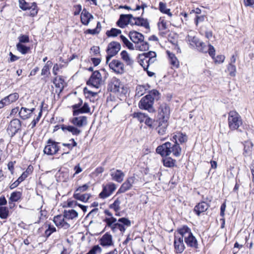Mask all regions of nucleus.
I'll return each instance as SVG.
<instances>
[{
    "mask_svg": "<svg viewBox=\"0 0 254 254\" xmlns=\"http://www.w3.org/2000/svg\"><path fill=\"white\" fill-rule=\"evenodd\" d=\"M156 152L163 157L169 156L172 153L174 156L179 157L182 148L176 140L174 143L167 141L159 145L156 149Z\"/></svg>",
    "mask_w": 254,
    "mask_h": 254,
    "instance_id": "nucleus-1",
    "label": "nucleus"
},
{
    "mask_svg": "<svg viewBox=\"0 0 254 254\" xmlns=\"http://www.w3.org/2000/svg\"><path fill=\"white\" fill-rule=\"evenodd\" d=\"M160 93L156 89L149 90L148 94L142 97L138 103L140 109L148 111L149 113L155 111L153 105L155 100H158L160 97Z\"/></svg>",
    "mask_w": 254,
    "mask_h": 254,
    "instance_id": "nucleus-2",
    "label": "nucleus"
},
{
    "mask_svg": "<svg viewBox=\"0 0 254 254\" xmlns=\"http://www.w3.org/2000/svg\"><path fill=\"white\" fill-rule=\"evenodd\" d=\"M70 121L74 126L62 125L61 128L63 131L67 130L70 132L72 135L76 136L79 135L81 132V130L78 127L85 126L88 123L87 117L83 116L73 117L70 119Z\"/></svg>",
    "mask_w": 254,
    "mask_h": 254,
    "instance_id": "nucleus-3",
    "label": "nucleus"
},
{
    "mask_svg": "<svg viewBox=\"0 0 254 254\" xmlns=\"http://www.w3.org/2000/svg\"><path fill=\"white\" fill-rule=\"evenodd\" d=\"M108 90L115 93H118L119 97L121 100L126 101L127 97V88L124 86H121L119 80L116 78H113L109 83Z\"/></svg>",
    "mask_w": 254,
    "mask_h": 254,
    "instance_id": "nucleus-4",
    "label": "nucleus"
},
{
    "mask_svg": "<svg viewBox=\"0 0 254 254\" xmlns=\"http://www.w3.org/2000/svg\"><path fill=\"white\" fill-rule=\"evenodd\" d=\"M228 126L232 130L238 129L242 125L241 117L236 111H230L228 119Z\"/></svg>",
    "mask_w": 254,
    "mask_h": 254,
    "instance_id": "nucleus-5",
    "label": "nucleus"
},
{
    "mask_svg": "<svg viewBox=\"0 0 254 254\" xmlns=\"http://www.w3.org/2000/svg\"><path fill=\"white\" fill-rule=\"evenodd\" d=\"M103 82L100 72L98 70H96L93 71L86 84L89 86L98 88Z\"/></svg>",
    "mask_w": 254,
    "mask_h": 254,
    "instance_id": "nucleus-6",
    "label": "nucleus"
},
{
    "mask_svg": "<svg viewBox=\"0 0 254 254\" xmlns=\"http://www.w3.org/2000/svg\"><path fill=\"white\" fill-rule=\"evenodd\" d=\"M128 24L131 25L143 26L146 29H149V23L146 19L141 17H133L131 14H128Z\"/></svg>",
    "mask_w": 254,
    "mask_h": 254,
    "instance_id": "nucleus-7",
    "label": "nucleus"
},
{
    "mask_svg": "<svg viewBox=\"0 0 254 254\" xmlns=\"http://www.w3.org/2000/svg\"><path fill=\"white\" fill-rule=\"evenodd\" d=\"M121 45L117 42H112L109 44L106 52V63H108L111 58L115 56L120 50Z\"/></svg>",
    "mask_w": 254,
    "mask_h": 254,
    "instance_id": "nucleus-8",
    "label": "nucleus"
},
{
    "mask_svg": "<svg viewBox=\"0 0 254 254\" xmlns=\"http://www.w3.org/2000/svg\"><path fill=\"white\" fill-rule=\"evenodd\" d=\"M21 121L18 119H14L10 122L7 128V131L10 137H12L21 129Z\"/></svg>",
    "mask_w": 254,
    "mask_h": 254,
    "instance_id": "nucleus-9",
    "label": "nucleus"
},
{
    "mask_svg": "<svg viewBox=\"0 0 254 254\" xmlns=\"http://www.w3.org/2000/svg\"><path fill=\"white\" fill-rule=\"evenodd\" d=\"M59 143V142L49 139L47 141V145L44 149V153L49 155L56 154L60 150V147L58 146Z\"/></svg>",
    "mask_w": 254,
    "mask_h": 254,
    "instance_id": "nucleus-10",
    "label": "nucleus"
},
{
    "mask_svg": "<svg viewBox=\"0 0 254 254\" xmlns=\"http://www.w3.org/2000/svg\"><path fill=\"white\" fill-rule=\"evenodd\" d=\"M197 48L198 50L201 53H208L209 56L214 59V56L215 55V50L214 47L211 44H209L208 46H207L205 43L200 41Z\"/></svg>",
    "mask_w": 254,
    "mask_h": 254,
    "instance_id": "nucleus-11",
    "label": "nucleus"
},
{
    "mask_svg": "<svg viewBox=\"0 0 254 254\" xmlns=\"http://www.w3.org/2000/svg\"><path fill=\"white\" fill-rule=\"evenodd\" d=\"M159 120L168 121L170 116V108L166 104L161 105L158 109Z\"/></svg>",
    "mask_w": 254,
    "mask_h": 254,
    "instance_id": "nucleus-12",
    "label": "nucleus"
},
{
    "mask_svg": "<svg viewBox=\"0 0 254 254\" xmlns=\"http://www.w3.org/2000/svg\"><path fill=\"white\" fill-rule=\"evenodd\" d=\"M174 246L175 251L176 253H182L185 249V246L184 243V239L182 237H179L178 236L175 235Z\"/></svg>",
    "mask_w": 254,
    "mask_h": 254,
    "instance_id": "nucleus-13",
    "label": "nucleus"
},
{
    "mask_svg": "<svg viewBox=\"0 0 254 254\" xmlns=\"http://www.w3.org/2000/svg\"><path fill=\"white\" fill-rule=\"evenodd\" d=\"M184 242L188 247L196 250L198 248V242L193 234H190V235L186 237Z\"/></svg>",
    "mask_w": 254,
    "mask_h": 254,
    "instance_id": "nucleus-14",
    "label": "nucleus"
},
{
    "mask_svg": "<svg viewBox=\"0 0 254 254\" xmlns=\"http://www.w3.org/2000/svg\"><path fill=\"white\" fill-rule=\"evenodd\" d=\"M109 67L118 73H122L124 71L123 64L118 60H113L109 64Z\"/></svg>",
    "mask_w": 254,
    "mask_h": 254,
    "instance_id": "nucleus-15",
    "label": "nucleus"
},
{
    "mask_svg": "<svg viewBox=\"0 0 254 254\" xmlns=\"http://www.w3.org/2000/svg\"><path fill=\"white\" fill-rule=\"evenodd\" d=\"M209 206L210 205L208 203L202 201L194 206L193 211L197 216H199L201 213L206 211Z\"/></svg>",
    "mask_w": 254,
    "mask_h": 254,
    "instance_id": "nucleus-16",
    "label": "nucleus"
},
{
    "mask_svg": "<svg viewBox=\"0 0 254 254\" xmlns=\"http://www.w3.org/2000/svg\"><path fill=\"white\" fill-rule=\"evenodd\" d=\"M100 244L103 247H109L113 245L112 235L108 233L105 234L100 239Z\"/></svg>",
    "mask_w": 254,
    "mask_h": 254,
    "instance_id": "nucleus-17",
    "label": "nucleus"
},
{
    "mask_svg": "<svg viewBox=\"0 0 254 254\" xmlns=\"http://www.w3.org/2000/svg\"><path fill=\"white\" fill-rule=\"evenodd\" d=\"M93 18V15L87 11L86 9L84 8L80 16L81 23L83 25H87L89 24L90 19Z\"/></svg>",
    "mask_w": 254,
    "mask_h": 254,
    "instance_id": "nucleus-18",
    "label": "nucleus"
},
{
    "mask_svg": "<svg viewBox=\"0 0 254 254\" xmlns=\"http://www.w3.org/2000/svg\"><path fill=\"white\" fill-rule=\"evenodd\" d=\"M130 39L134 43L138 44L144 39V36L136 31L130 32L128 34Z\"/></svg>",
    "mask_w": 254,
    "mask_h": 254,
    "instance_id": "nucleus-19",
    "label": "nucleus"
},
{
    "mask_svg": "<svg viewBox=\"0 0 254 254\" xmlns=\"http://www.w3.org/2000/svg\"><path fill=\"white\" fill-rule=\"evenodd\" d=\"M118 222H121L123 224H120L119 223H115L114 226L113 228H112L113 231L115 232L116 229H119L121 232H125L126 231L125 225H127V218L125 217L120 218L118 220Z\"/></svg>",
    "mask_w": 254,
    "mask_h": 254,
    "instance_id": "nucleus-20",
    "label": "nucleus"
},
{
    "mask_svg": "<svg viewBox=\"0 0 254 254\" xmlns=\"http://www.w3.org/2000/svg\"><path fill=\"white\" fill-rule=\"evenodd\" d=\"M171 140L173 143L175 142L176 140L178 142L177 140H178L180 143L182 144L187 141L188 136L186 133L179 132L177 134L173 135Z\"/></svg>",
    "mask_w": 254,
    "mask_h": 254,
    "instance_id": "nucleus-21",
    "label": "nucleus"
},
{
    "mask_svg": "<svg viewBox=\"0 0 254 254\" xmlns=\"http://www.w3.org/2000/svg\"><path fill=\"white\" fill-rule=\"evenodd\" d=\"M147 87L149 88V86L148 84L146 85H137L136 87V93L134 97L139 98L144 94L148 93L149 90Z\"/></svg>",
    "mask_w": 254,
    "mask_h": 254,
    "instance_id": "nucleus-22",
    "label": "nucleus"
},
{
    "mask_svg": "<svg viewBox=\"0 0 254 254\" xmlns=\"http://www.w3.org/2000/svg\"><path fill=\"white\" fill-rule=\"evenodd\" d=\"M178 233L181 235L179 237L185 238L187 236L190 235V234L192 233L190 229L187 225H184L182 227L177 229Z\"/></svg>",
    "mask_w": 254,
    "mask_h": 254,
    "instance_id": "nucleus-23",
    "label": "nucleus"
},
{
    "mask_svg": "<svg viewBox=\"0 0 254 254\" xmlns=\"http://www.w3.org/2000/svg\"><path fill=\"white\" fill-rule=\"evenodd\" d=\"M168 126V121H161V120H159V125L156 128L158 134L160 135H163L165 134Z\"/></svg>",
    "mask_w": 254,
    "mask_h": 254,
    "instance_id": "nucleus-24",
    "label": "nucleus"
},
{
    "mask_svg": "<svg viewBox=\"0 0 254 254\" xmlns=\"http://www.w3.org/2000/svg\"><path fill=\"white\" fill-rule=\"evenodd\" d=\"M111 175L112 179L117 181L118 182H121L123 180L124 174L120 170H117L116 171H112Z\"/></svg>",
    "mask_w": 254,
    "mask_h": 254,
    "instance_id": "nucleus-25",
    "label": "nucleus"
},
{
    "mask_svg": "<svg viewBox=\"0 0 254 254\" xmlns=\"http://www.w3.org/2000/svg\"><path fill=\"white\" fill-rule=\"evenodd\" d=\"M167 54L169 58L170 64L174 67L178 68L179 66V62L175 54L171 53L169 51H167Z\"/></svg>",
    "mask_w": 254,
    "mask_h": 254,
    "instance_id": "nucleus-26",
    "label": "nucleus"
},
{
    "mask_svg": "<svg viewBox=\"0 0 254 254\" xmlns=\"http://www.w3.org/2000/svg\"><path fill=\"white\" fill-rule=\"evenodd\" d=\"M91 197V194L88 193L81 194V193L74 192L73 197L77 200L83 202H87Z\"/></svg>",
    "mask_w": 254,
    "mask_h": 254,
    "instance_id": "nucleus-27",
    "label": "nucleus"
},
{
    "mask_svg": "<svg viewBox=\"0 0 254 254\" xmlns=\"http://www.w3.org/2000/svg\"><path fill=\"white\" fill-rule=\"evenodd\" d=\"M78 216V213L74 209L64 210V217L67 219H73Z\"/></svg>",
    "mask_w": 254,
    "mask_h": 254,
    "instance_id": "nucleus-28",
    "label": "nucleus"
},
{
    "mask_svg": "<svg viewBox=\"0 0 254 254\" xmlns=\"http://www.w3.org/2000/svg\"><path fill=\"white\" fill-rule=\"evenodd\" d=\"M244 152L243 155L245 157L250 156L252 152L253 144L251 142H246L244 144Z\"/></svg>",
    "mask_w": 254,
    "mask_h": 254,
    "instance_id": "nucleus-29",
    "label": "nucleus"
},
{
    "mask_svg": "<svg viewBox=\"0 0 254 254\" xmlns=\"http://www.w3.org/2000/svg\"><path fill=\"white\" fill-rule=\"evenodd\" d=\"M162 162L164 166L169 168H172L175 166L176 161V160L172 159L171 157L167 156L165 158H163Z\"/></svg>",
    "mask_w": 254,
    "mask_h": 254,
    "instance_id": "nucleus-30",
    "label": "nucleus"
},
{
    "mask_svg": "<svg viewBox=\"0 0 254 254\" xmlns=\"http://www.w3.org/2000/svg\"><path fill=\"white\" fill-rule=\"evenodd\" d=\"M159 10L161 13L167 14L170 17L172 16V14L170 12V9L167 8L166 3L160 2L159 3Z\"/></svg>",
    "mask_w": 254,
    "mask_h": 254,
    "instance_id": "nucleus-31",
    "label": "nucleus"
},
{
    "mask_svg": "<svg viewBox=\"0 0 254 254\" xmlns=\"http://www.w3.org/2000/svg\"><path fill=\"white\" fill-rule=\"evenodd\" d=\"M117 24L121 28H124L127 26V14H122L117 22Z\"/></svg>",
    "mask_w": 254,
    "mask_h": 254,
    "instance_id": "nucleus-32",
    "label": "nucleus"
},
{
    "mask_svg": "<svg viewBox=\"0 0 254 254\" xmlns=\"http://www.w3.org/2000/svg\"><path fill=\"white\" fill-rule=\"evenodd\" d=\"M22 193L20 191H14L11 193L9 199V204H11V202L17 201L21 198Z\"/></svg>",
    "mask_w": 254,
    "mask_h": 254,
    "instance_id": "nucleus-33",
    "label": "nucleus"
},
{
    "mask_svg": "<svg viewBox=\"0 0 254 254\" xmlns=\"http://www.w3.org/2000/svg\"><path fill=\"white\" fill-rule=\"evenodd\" d=\"M64 79L62 76H60L59 79L58 77H55L54 79L53 83L55 86L57 88H60V91H62L64 89Z\"/></svg>",
    "mask_w": 254,
    "mask_h": 254,
    "instance_id": "nucleus-34",
    "label": "nucleus"
},
{
    "mask_svg": "<svg viewBox=\"0 0 254 254\" xmlns=\"http://www.w3.org/2000/svg\"><path fill=\"white\" fill-rule=\"evenodd\" d=\"M121 32L122 31L121 30L112 28L110 30H107L106 32V34L108 37H115L121 34Z\"/></svg>",
    "mask_w": 254,
    "mask_h": 254,
    "instance_id": "nucleus-35",
    "label": "nucleus"
},
{
    "mask_svg": "<svg viewBox=\"0 0 254 254\" xmlns=\"http://www.w3.org/2000/svg\"><path fill=\"white\" fill-rule=\"evenodd\" d=\"M20 117L22 120H26L30 117L28 112V109L24 107H22L19 112Z\"/></svg>",
    "mask_w": 254,
    "mask_h": 254,
    "instance_id": "nucleus-36",
    "label": "nucleus"
},
{
    "mask_svg": "<svg viewBox=\"0 0 254 254\" xmlns=\"http://www.w3.org/2000/svg\"><path fill=\"white\" fill-rule=\"evenodd\" d=\"M16 48L17 50L22 54H27L30 50L29 47L26 46L20 43L16 44Z\"/></svg>",
    "mask_w": 254,
    "mask_h": 254,
    "instance_id": "nucleus-37",
    "label": "nucleus"
},
{
    "mask_svg": "<svg viewBox=\"0 0 254 254\" xmlns=\"http://www.w3.org/2000/svg\"><path fill=\"white\" fill-rule=\"evenodd\" d=\"M177 37L178 36L176 34H170L168 35V41L173 45H175L178 50H180L178 45Z\"/></svg>",
    "mask_w": 254,
    "mask_h": 254,
    "instance_id": "nucleus-38",
    "label": "nucleus"
},
{
    "mask_svg": "<svg viewBox=\"0 0 254 254\" xmlns=\"http://www.w3.org/2000/svg\"><path fill=\"white\" fill-rule=\"evenodd\" d=\"M19 97L18 93H14L11 94L3 98L5 102L7 101L8 103L13 102L17 100Z\"/></svg>",
    "mask_w": 254,
    "mask_h": 254,
    "instance_id": "nucleus-39",
    "label": "nucleus"
},
{
    "mask_svg": "<svg viewBox=\"0 0 254 254\" xmlns=\"http://www.w3.org/2000/svg\"><path fill=\"white\" fill-rule=\"evenodd\" d=\"M64 215H58L54 217L53 222L57 227H60L64 221Z\"/></svg>",
    "mask_w": 254,
    "mask_h": 254,
    "instance_id": "nucleus-40",
    "label": "nucleus"
},
{
    "mask_svg": "<svg viewBox=\"0 0 254 254\" xmlns=\"http://www.w3.org/2000/svg\"><path fill=\"white\" fill-rule=\"evenodd\" d=\"M131 116H132L133 118H136L140 123L144 122L147 116H146L145 114L140 112L134 113L131 115Z\"/></svg>",
    "mask_w": 254,
    "mask_h": 254,
    "instance_id": "nucleus-41",
    "label": "nucleus"
},
{
    "mask_svg": "<svg viewBox=\"0 0 254 254\" xmlns=\"http://www.w3.org/2000/svg\"><path fill=\"white\" fill-rule=\"evenodd\" d=\"M9 215V211L6 207L0 206V218L6 219Z\"/></svg>",
    "mask_w": 254,
    "mask_h": 254,
    "instance_id": "nucleus-42",
    "label": "nucleus"
},
{
    "mask_svg": "<svg viewBox=\"0 0 254 254\" xmlns=\"http://www.w3.org/2000/svg\"><path fill=\"white\" fill-rule=\"evenodd\" d=\"M227 70L229 72V74L232 76L234 77L236 75V66L230 63L227 66Z\"/></svg>",
    "mask_w": 254,
    "mask_h": 254,
    "instance_id": "nucleus-43",
    "label": "nucleus"
},
{
    "mask_svg": "<svg viewBox=\"0 0 254 254\" xmlns=\"http://www.w3.org/2000/svg\"><path fill=\"white\" fill-rule=\"evenodd\" d=\"M52 64V63L51 61H49L47 62L46 64L43 67L41 71V75H46L48 73L50 74V67Z\"/></svg>",
    "mask_w": 254,
    "mask_h": 254,
    "instance_id": "nucleus-44",
    "label": "nucleus"
},
{
    "mask_svg": "<svg viewBox=\"0 0 254 254\" xmlns=\"http://www.w3.org/2000/svg\"><path fill=\"white\" fill-rule=\"evenodd\" d=\"M187 40L190 43V45H194L196 47H198V45L200 42L197 37L190 35H188L187 37Z\"/></svg>",
    "mask_w": 254,
    "mask_h": 254,
    "instance_id": "nucleus-45",
    "label": "nucleus"
},
{
    "mask_svg": "<svg viewBox=\"0 0 254 254\" xmlns=\"http://www.w3.org/2000/svg\"><path fill=\"white\" fill-rule=\"evenodd\" d=\"M103 221L106 222L107 226L110 227L112 229V228L114 226V224L117 221V219L113 217H111V218H106Z\"/></svg>",
    "mask_w": 254,
    "mask_h": 254,
    "instance_id": "nucleus-46",
    "label": "nucleus"
},
{
    "mask_svg": "<svg viewBox=\"0 0 254 254\" xmlns=\"http://www.w3.org/2000/svg\"><path fill=\"white\" fill-rule=\"evenodd\" d=\"M19 6L23 10H26L30 8L31 3L27 2L25 0H19Z\"/></svg>",
    "mask_w": 254,
    "mask_h": 254,
    "instance_id": "nucleus-47",
    "label": "nucleus"
},
{
    "mask_svg": "<svg viewBox=\"0 0 254 254\" xmlns=\"http://www.w3.org/2000/svg\"><path fill=\"white\" fill-rule=\"evenodd\" d=\"M30 8L28 9L30 10V15L31 16H35L38 13V8L37 3L35 2L31 3Z\"/></svg>",
    "mask_w": 254,
    "mask_h": 254,
    "instance_id": "nucleus-48",
    "label": "nucleus"
},
{
    "mask_svg": "<svg viewBox=\"0 0 254 254\" xmlns=\"http://www.w3.org/2000/svg\"><path fill=\"white\" fill-rule=\"evenodd\" d=\"M43 104H44V103L42 102V105L41 106L40 111L39 113L38 117L36 119H34L32 121V122H31V123L30 124V125L31 126V128H33L34 127H35L36 125L39 121L41 117V116H42V108H43Z\"/></svg>",
    "mask_w": 254,
    "mask_h": 254,
    "instance_id": "nucleus-49",
    "label": "nucleus"
},
{
    "mask_svg": "<svg viewBox=\"0 0 254 254\" xmlns=\"http://www.w3.org/2000/svg\"><path fill=\"white\" fill-rule=\"evenodd\" d=\"M73 111L72 114L73 116H77L80 114V109L81 106L79 104H75L71 106Z\"/></svg>",
    "mask_w": 254,
    "mask_h": 254,
    "instance_id": "nucleus-50",
    "label": "nucleus"
},
{
    "mask_svg": "<svg viewBox=\"0 0 254 254\" xmlns=\"http://www.w3.org/2000/svg\"><path fill=\"white\" fill-rule=\"evenodd\" d=\"M140 45L137 46V48L139 49L140 51H147L149 48V45L148 42H144L143 40L140 41Z\"/></svg>",
    "mask_w": 254,
    "mask_h": 254,
    "instance_id": "nucleus-51",
    "label": "nucleus"
},
{
    "mask_svg": "<svg viewBox=\"0 0 254 254\" xmlns=\"http://www.w3.org/2000/svg\"><path fill=\"white\" fill-rule=\"evenodd\" d=\"M110 196V193L106 188V186H104L102 191L99 194V197L101 198H105Z\"/></svg>",
    "mask_w": 254,
    "mask_h": 254,
    "instance_id": "nucleus-52",
    "label": "nucleus"
},
{
    "mask_svg": "<svg viewBox=\"0 0 254 254\" xmlns=\"http://www.w3.org/2000/svg\"><path fill=\"white\" fill-rule=\"evenodd\" d=\"M56 231V228L54 226L49 225L48 228L45 232V234L46 237L48 238L53 233Z\"/></svg>",
    "mask_w": 254,
    "mask_h": 254,
    "instance_id": "nucleus-53",
    "label": "nucleus"
},
{
    "mask_svg": "<svg viewBox=\"0 0 254 254\" xmlns=\"http://www.w3.org/2000/svg\"><path fill=\"white\" fill-rule=\"evenodd\" d=\"M90 112V108L87 103L85 102L80 109V114L89 113Z\"/></svg>",
    "mask_w": 254,
    "mask_h": 254,
    "instance_id": "nucleus-54",
    "label": "nucleus"
},
{
    "mask_svg": "<svg viewBox=\"0 0 254 254\" xmlns=\"http://www.w3.org/2000/svg\"><path fill=\"white\" fill-rule=\"evenodd\" d=\"M102 249L98 245L93 246L86 254H96L97 252L101 253Z\"/></svg>",
    "mask_w": 254,
    "mask_h": 254,
    "instance_id": "nucleus-55",
    "label": "nucleus"
},
{
    "mask_svg": "<svg viewBox=\"0 0 254 254\" xmlns=\"http://www.w3.org/2000/svg\"><path fill=\"white\" fill-rule=\"evenodd\" d=\"M32 171L33 167L31 165L29 166L26 170L25 172H24L20 176L21 177V178H23L24 180H25L28 177V175L32 173Z\"/></svg>",
    "mask_w": 254,
    "mask_h": 254,
    "instance_id": "nucleus-56",
    "label": "nucleus"
},
{
    "mask_svg": "<svg viewBox=\"0 0 254 254\" xmlns=\"http://www.w3.org/2000/svg\"><path fill=\"white\" fill-rule=\"evenodd\" d=\"M139 64L144 68V67L147 64V58H145L144 55L142 54L139 55Z\"/></svg>",
    "mask_w": 254,
    "mask_h": 254,
    "instance_id": "nucleus-57",
    "label": "nucleus"
},
{
    "mask_svg": "<svg viewBox=\"0 0 254 254\" xmlns=\"http://www.w3.org/2000/svg\"><path fill=\"white\" fill-rule=\"evenodd\" d=\"M18 40L20 43H27L29 42V38L28 35H21L18 37Z\"/></svg>",
    "mask_w": 254,
    "mask_h": 254,
    "instance_id": "nucleus-58",
    "label": "nucleus"
},
{
    "mask_svg": "<svg viewBox=\"0 0 254 254\" xmlns=\"http://www.w3.org/2000/svg\"><path fill=\"white\" fill-rule=\"evenodd\" d=\"M213 60L215 63L221 64L224 62L225 56L222 55H217L216 57H214Z\"/></svg>",
    "mask_w": 254,
    "mask_h": 254,
    "instance_id": "nucleus-59",
    "label": "nucleus"
},
{
    "mask_svg": "<svg viewBox=\"0 0 254 254\" xmlns=\"http://www.w3.org/2000/svg\"><path fill=\"white\" fill-rule=\"evenodd\" d=\"M89 188V186L87 184H84L82 186L79 187L74 192L81 193L85 191Z\"/></svg>",
    "mask_w": 254,
    "mask_h": 254,
    "instance_id": "nucleus-60",
    "label": "nucleus"
},
{
    "mask_svg": "<svg viewBox=\"0 0 254 254\" xmlns=\"http://www.w3.org/2000/svg\"><path fill=\"white\" fill-rule=\"evenodd\" d=\"M142 54L144 55L146 58H156V54L153 51H149L147 53H144Z\"/></svg>",
    "mask_w": 254,
    "mask_h": 254,
    "instance_id": "nucleus-61",
    "label": "nucleus"
},
{
    "mask_svg": "<svg viewBox=\"0 0 254 254\" xmlns=\"http://www.w3.org/2000/svg\"><path fill=\"white\" fill-rule=\"evenodd\" d=\"M106 188L108 189L110 195L113 193V192L116 190V186L113 183H110L106 185Z\"/></svg>",
    "mask_w": 254,
    "mask_h": 254,
    "instance_id": "nucleus-62",
    "label": "nucleus"
},
{
    "mask_svg": "<svg viewBox=\"0 0 254 254\" xmlns=\"http://www.w3.org/2000/svg\"><path fill=\"white\" fill-rule=\"evenodd\" d=\"M160 22L158 23V26L159 27V23L161 24V28H159V30H165L167 29V23L164 20V19H162L161 17L159 19Z\"/></svg>",
    "mask_w": 254,
    "mask_h": 254,
    "instance_id": "nucleus-63",
    "label": "nucleus"
},
{
    "mask_svg": "<svg viewBox=\"0 0 254 254\" xmlns=\"http://www.w3.org/2000/svg\"><path fill=\"white\" fill-rule=\"evenodd\" d=\"M74 8L75 9L74 11V15H77L79 14L80 12L82 10V6L80 4H77L74 6Z\"/></svg>",
    "mask_w": 254,
    "mask_h": 254,
    "instance_id": "nucleus-64",
    "label": "nucleus"
}]
</instances>
